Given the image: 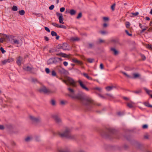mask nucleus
Listing matches in <instances>:
<instances>
[{
	"label": "nucleus",
	"instance_id": "obj_1",
	"mask_svg": "<svg viewBox=\"0 0 152 152\" xmlns=\"http://www.w3.org/2000/svg\"><path fill=\"white\" fill-rule=\"evenodd\" d=\"M67 89L71 94L69 95V96L73 99L80 100L83 105L88 106L93 103V101L91 98L84 96H82L79 94L76 95H74V90L70 87L68 88Z\"/></svg>",
	"mask_w": 152,
	"mask_h": 152
},
{
	"label": "nucleus",
	"instance_id": "obj_2",
	"mask_svg": "<svg viewBox=\"0 0 152 152\" xmlns=\"http://www.w3.org/2000/svg\"><path fill=\"white\" fill-rule=\"evenodd\" d=\"M71 129L66 127L64 129L62 133L58 132L56 134L54 133V135H58L61 138H65L69 139H74L76 137L75 135H72L71 133Z\"/></svg>",
	"mask_w": 152,
	"mask_h": 152
},
{
	"label": "nucleus",
	"instance_id": "obj_3",
	"mask_svg": "<svg viewBox=\"0 0 152 152\" xmlns=\"http://www.w3.org/2000/svg\"><path fill=\"white\" fill-rule=\"evenodd\" d=\"M38 91L40 93L48 94L53 93L55 92L54 91H51L48 89L45 86H43L39 89Z\"/></svg>",
	"mask_w": 152,
	"mask_h": 152
},
{
	"label": "nucleus",
	"instance_id": "obj_4",
	"mask_svg": "<svg viewBox=\"0 0 152 152\" xmlns=\"http://www.w3.org/2000/svg\"><path fill=\"white\" fill-rule=\"evenodd\" d=\"M67 81L69 85H70L73 87H76V82L72 79L68 77L67 78Z\"/></svg>",
	"mask_w": 152,
	"mask_h": 152
},
{
	"label": "nucleus",
	"instance_id": "obj_5",
	"mask_svg": "<svg viewBox=\"0 0 152 152\" xmlns=\"http://www.w3.org/2000/svg\"><path fill=\"white\" fill-rule=\"evenodd\" d=\"M52 117L57 124H60L61 123V120L58 115H52Z\"/></svg>",
	"mask_w": 152,
	"mask_h": 152
},
{
	"label": "nucleus",
	"instance_id": "obj_6",
	"mask_svg": "<svg viewBox=\"0 0 152 152\" xmlns=\"http://www.w3.org/2000/svg\"><path fill=\"white\" fill-rule=\"evenodd\" d=\"M57 69L58 72L61 74H65L67 72V71L64 69L61 66H58Z\"/></svg>",
	"mask_w": 152,
	"mask_h": 152
},
{
	"label": "nucleus",
	"instance_id": "obj_7",
	"mask_svg": "<svg viewBox=\"0 0 152 152\" xmlns=\"http://www.w3.org/2000/svg\"><path fill=\"white\" fill-rule=\"evenodd\" d=\"M30 119L34 122V123H39L41 121V119L40 118L37 117L35 118L32 116H30Z\"/></svg>",
	"mask_w": 152,
	"mask_h": 152
},
{
	"label": "nucleus",
	"instance_id": "obj_8",
	"mask_svg": "<svg viewBox=\"0 0 152 152\" xmlns=\"http://www.w3.org/2000/svg\"><path fill=\"white\" fill-rule=\"evenodd\" d=\"M77 82L79 83L80 86L82 88L85 90L87 91H89V89L84 85L83 83L81 80H78Z\"/></svg>",
	"mask_w": 152,
	"mask_h": 152
},
{
	"label": "nucleus",
	"instance_id": "obj_9",
	"mask_svg": "<svg viewBox=\"0 0 152 152\" xmlns=\"http://www.w3.org/2000/svg\"><path fill=\"white\" fill-rule=\"evenodd\" d=\"M56 14L57 16L58 17L59 23L62 24H64V23L63 21V17L62 14L58 12H57Z\"/></svg>",
	"mask_w": 152,
	"mask_h": 152
},
{
	"label": "nucleus",
	"instance_id": "obj_10",
	"mask_svg": "<svg viewBox=\"0 0 152 152\" xmlns=\"http://www.w3.org/2000/svg\"><path fill=\"white\" fill-rule=\"evenodd\" d=\"M68 45L66 43H64L61 46H60V48H62L64 50H69L68 48Z\"/></svg>",
	"mask_w": 152,
	"mask_h": 152
},
{
	"label": "nucleus",
	"instance_id": "obj_11",
	"mask_svg": "<svg viewBox=\"0 0 152 152\" xmlns=\"http://www.w3.org/2000/svg\"><path fill=\"white\" fill-rule=\"evenodd\" d=\"M117 86L111 85L110 86H107L105 87V89L108 91H111L113 88H116Z\"/></svg>",
	"mask_w": 152,
	"mask_h": 152
},
{
	"label": "nucleus",
	"instance_id": "obj_12",
	"mask_svg": "<svg viewBox=\"0 0 152 152\" xmlns=\"http://www.w3.org/2000/svg\"><path fill=\"white\" fill-rule=\"evenodd\" d=\"M23 61V58L20 56H19L18 58L17 61H16L17 64L19 66L21 65V64Z\"/></svg>",
	"mask_w": 152,
	"mask_h": 152
},
{
	"label": "nucleus",
	"instance_id": "obj_13",
	"mask_svg": "<svg viewBox=\"0 0 152 152\" xmlns=\"http://www.w3.org/2000/svg\"><path fill=\"white\" fill-rule=\"evenodd\" d=\"M72 61L77 64H78L80 65H82L83 64V62L80 61L78 60L77 59L75 58H74L72 59Z\"/></svg>",
	"mask_w": 152,
	"mask_h": 152
},
{
	"label": "nucleus",
	"instance_id": "obj_14",
	"mask_svg": "<svg viewBox=\"0 0 152 152\" xmlns=\"http://www.w3.org/2000/svg\"><path fill=\"white\" fill-rule=\"evenodd\" d=\"M34 69L33 67H30L29 66H27L23 68V69L27 71H29L32 72V70Z\"/></svg>",
	"mask_w": 152,
	"mask_h": 152
},
{
	"label": "nucleus",
	"instance_id": "obj_15",
	"mask_svg": "<svg viewBox=\"0 0 152 152\" xmlns=\"http://www.w3.org/2000/svg\"><path fill=\"white\" fill-rule=\"evenodd\" d=\"M51 34L52 36H56V39L57 40H58L59 39V36L58 35H57V34L56 32H55L54 31H52L51 32Z\"/></svg>",
	"mask_w": 152,
	"mask_h": 152
},
{
	"label": "nucleus",
	"instance_id": "obj_16",
	"mask_svg": "<svg viewBox=\"0 0 152 152\" xmlns=\"http://www.w3.org/2000/svg\"><path fill=\"white\" fill-rule=\"evenodd\" d=\"M59 152H71L68 149H59L58 150Z\"/></svg>",
	"mask_w": 152,
	"mask_h": 152
},
{
	"label": "nucleus",
	"instance_id": "obj_17",
	"mask_svg": "<svg viewBox=\"0 0 152 152\" xmlns=\"http://www.w3.org/2000/svg\"><path fill=\"white\" fill-rule=\"evenodd\" d=\"M83 75L88 79L91 80H92V78L89 76L87 73H83Z\"/></svg>",
	"mask_w": 152,
	"mask_h": 152
},
{
	"label": "nucleus",
	"instance_id": "obj_18",
	"mask_svg": "<svg viewBox=\"0 0 152 152\" xmlns=\"http://www.w3.org/2000/svg\"><path fill=\"white\" fill-rule=\"evenodd\" d=\"M57 56H61L63 57H68V55L64 53H59L57 54H56Z\"/></svg>",
	"mask_w": 152,
	"mask_h": 152
},
{
	"label": "nucleus",
	"instance_id": "obj_19",
	"mask_svg": "<svg viewBox=\"0 0 152 152\" xmlns=\"http://www.w3.org/2000/svg\"><path fill=\"white\" fill-rule=\"evenodd\" d=\"M133 77H132V78L134 79L139 77L140 76V75L139 74L137 73H133Z\"/></svg>",
	"mask_w": 152,
	"mask_h": 152
},
{
	"label": "nucleus",
	"instance_id": "obj_20",
	"mask_svg": "<svg viewBox=\"0 0 152 152\" xmlns=\"http://www.w3.org/2000/svg\"><path fill=\"white\" fill-rule=\"evenodd\" d=\"M134 103L132 102H131L130 103H128L127 104V106L130 108H132L134 107Z\"/></svg>",
	"mask_w": 152,
	"mask_h": 152
},
{
	"label": "nucleus",
	"instance_id": "obj_21",
	"mask_svg": "<svg viewBox=\"0 0 152 152\" xmlns=\"http://www.w3.org/2000/svg\"><path fill=\"white\" fill-rule=\"evenodd\" d=\"M111 50L113 51L114 54L115 55H116L118 54V51L116 50L115 48H111Z\"/></svg>",
	"mask_w": 152,
	"mask_h": 152
},
{
	"label": "nucleus",
	"instance_id": "obj_22",
	"mask_svg": "<svg viewBox=\"0 0 152 152\" xmlns=\"http://www.w3.org/2000/svg\"><path fill=\"white\" fill-rule=\"evenodd\" d=\"M6 127L7 128L9 129H11L13 128V125L11 124H8L6 125Z\"/></svg>",
	"mask_w": 152,
	"mask_h": 152
},
{
	"label": "nucleus",
	"instance_id": "obj_23",
	"mask_svg": "<svg viewBox=\"0 0 152 152\" xmlns=\"http://www.w3.org/2000/svg\"><path fill=\"white\" fill-rule=\"evenodd\" d=\"M80 40V39L77 37H76L75 38L72 37L70 39V40L72 42L79 41Z\"/></svg>",
	"mask_w": 152,
	"mask_h": 152
},
{
	"label": "nucleus",
	"instance_id": "obj_24",
	"mask_svg": "<svg viewBox=\"0 0 152 152\" xmlns=\"http://www.w3.org/2000/svg\"><path fill=\"white\" fill-rule=\"evenodd\" d=\"M69 12L71 15H75L76 13V11L74 10H71Z\"/></svg>",
	"mask_w": 152,
	"mask_h": 152
},
{
	"label": "nucleus",
	"instance_id": "obj_25",
	"mask_svg": "<svg viewBox=\"0 0 152 152\" xmlns=\"http://www.w3.org/2000/svg\"><path fill=\"white\" fill-rule=\"evenodd\" d=\"M53 64V58H50L48 61V64Z\"/></svg>",
	"mask_w": 152,
	"mask_h": 152
},
{
	"label": "nucleus",
	"instance_id": "obj_26",
	"mask_svg": "<svg viewBox=\"0 0 152 152\" xmlns=\"http://www.w3.org/2000/svg\"><path fill=\"white\" fill-rule=\"evenodd\" d=\"M144 104L146 106L148 107H152V105H150L148 102H145L144 103Z\"/></svg>",
	"mask_w": 152,
	"mask_h": 152
},
{
	"label": "nucleus",
	"instance_id": "obj_27",
	"mask_svg": "<svg viewBox=\"0 0 152 152\" xmlns=\"http://www.w3.org/2000/svg\"><path fill=\"white\" fill-rule=\"evenodd\" d=\"M25 13V11L23 10H22L19 11V13L21 15H24Z\"/></svg>",
	"mask_w": 152,
	"mask_h": 152
},
{
	"label": "nucleus",
	"instance_id": "obj_28",
	"mask_svg": "<svg viewBox=\"0 0 152 152\" xmlns=\"http://www.w3.org/2000/svg\"><path fill=\"white\" fill-rule=\"evenodd\" d=\"M58 57H56L55 58H53V64H56L57 63L58 61Z\"/></svg>",
	"mask_w": 152,
	"mask_h": 152
},
{
	"label": "nucleus",
	"instance_id": "obj_29",
	"mask_svg": "<svg viewBox=\"0 0 152 152\" xmlns=\"http://www.w3.org/2000/svg\"><path fill=\"white\" fill-rule=\"evenodd\" d=\"M94 61L93 58H89L87 59V61L88 62L90 63H92Z\"/></svg>",
	"mask_w": 152,
	"mask_h": 152
},
{
	"label": "nucleus",
	"instance_id": "obj_30",
	"mask_svg": "<svg viewBox=\"0 0 152 152\" xmlns=\"http://www.w3.org/2000/svg\"><path fill=\"white\" fill-rule=\"evenodd\" d=\"M13 44H19V41L17 39H13Z\"/></svg>",
	"mask_w": 152,
	"mask_h": 152
},
{
	"label": "nucleus",
	"instance_id": "obj_31",
	"mask_svg": "<svg viewBox=\"0 0 152 152\" xmlns=\"http://www.w3.org/2000/svg\"><path fill=\"white\" fill-rule=\"evenodd\" d=\"M82 13L81 12H80L79 13L78 15L77 16L76 18L77 19L80 18L82 17Z\"/></svg>",
	"mask_w": 152,
	"mask_h": 152
},
{
	"label": "nucleus",
	"instance_id": "obj_32",
	"mask_svg": "<svg viewBox=\"0 0 152 152\" xmlns=\"http://www.w3.org/2000/svg\"><path fill=\"white\" fill-rule=\"evenodd\" d=\"M50 103L52 105L54 106L56 104L55 101L53 99L51 100Z\"/></svg>",
	"mask_w": 152,
	"mask_h": 152
},
{
	"label": "nucleus",
	"instance_id": "obj_33",
	"mask_svg": "<svg viewBox=\"0 0 152 152\" xmlns=\"http://www.w3.org/2000/svg\"><path fill=\"white\" fill-rule=\"evenodd\" d=\"M12 10L14 11H16L18 10V8L15 6H13L12 9Z\"/></svg>",
	"mask_w": 152,
	"mask_h": 152
},
{
	"label": "nucleus",
	"instance_id": "obj_34",
	"mask_svg": "<svg viewBox=\"0 0 152 152\" xmlns=\"http://www.w3.org/2000/svg\"><path fill=\"white\" fill-rule=\"evenodd\" d=\"M31 137H28L26 138L25 139V141L26 142H28L30 141L31 140Z\"/></svg>",
	"mask_w": 152,
	"mask_h": 152
},
{
	"label": "nucleus",
	"instance_id": "obj_35",
	"mask_svg": "<svg viewBox=\"0 0 152 152\" xmlns=\"http://www.w3.org/2000/svg\"><path fill=\"white\" fill-rule=\"evenodd\" d=\"M67 103V102L66 101L62 100L60 101V104L62 105L65 104Z\"/></svg>",
	"mask_w": 152,
	"mask_h": 152
},
{
	"label": "nucleus",
	"instance_id": "obj_36",
	"mask_svg": "<svg viewBox=\"0 0 152 152\" xmlns=\"http://www.w3.org/2000/svg\"><path fill=\"white\" fill-rule=\"evenodd\" d=\"M115 4L114 3L111 7V8L113 11H114L115 10Z\"/></svg>",
	"mask_w": 152,
	"mask_h": 152
},
{
	"label": "nucleus",
	"instance_id": "obj_37",
	"mask_svg": "<svg viewBox=\"0 0 152 152\" xmlns=\"http://www.w3.org/2000/svg\"><path fill=\"white\" fill-rule=\"evenodd\" d=\"M31 82L34 83L37 82H38L37 80L36 79L34 78H32L31 79Z\"/></svg>",
	"mask_w": 152,
	"mask_h": 152
},
{
	"label": "nucleus",
	"instance_id": "obj_38",
	"mask_svg": "<svg viewBox=\"0 0 152 152\" xmlns=\"http://www.w3.org/2000/svg\"><path fill=\"white\" fill-rule=\"evenodd\" d=\"M51 75L53 76H56V74L55 71L53 70L51 72Z\"/></svg>",
	"mask_w": 152,
	"mask_h": 152
},
{
	"label": "nucleus",
	"instance_id": "obj_39",
	"mask_svg": "<svg viewBox=\"0 0 152 152\" xmlns=\"http://www.w3.org/2000/svg\"><path fill=\"white\" fill-rule=\"evenodd\" d=\"M126 27L127 28H129V27L130 23L129 22H126Z\"/></svg>",
	"mask_w": 152,
	"mask_h": 152
},
{
	"label": "nucleus",
	"instance_id": "obj_40",
	"mask_svg": "<svg viewBox=\"0 0 152 152\" xmlns=\"http://www.w3.org/2000/svg\"><path fill=\"white\" fill-rule=\"evenodd\" d=\"M52 24L53 26H55V27H57V28H58V26H59V25H58V24H56V23H52Z\"/></svg>",
	"mask_w": 152,
	"mask_h": 152
},
{
	"label": "nucleus",
	"instance_id": "obj_41",
	"mask_svg": "<svg viewBox=\"0 0 152 152\" xmlns=\"http://www.w3.org/2000/svg\"><path fill=\"white\" fill-rule=\"evenodd\" d=\"M58 28H62L65 29L66 28V27L64 25H59V26H58Z\"/></svg>",
	"mask_w": 152,
	"mask_h": 152
},
{
	"label": "nucleus",
	"instance_id": "obj_42",
	"mask_svg": "<svg viewBox=\"0 0 152 152\" xmlns=\"http://www.w3.org/2000/svg\"><path fill=\"white\" fill-rule=\"evenodd\" d=\"M8 62L10 63L14 61V59L11 58L7 59Z\"/></svg>",
	"mask_w": 152,
	"mask_h": 152
},
{
	"label": "nucleus",
	"instance_id": "obj_43",
	"mask_svg": "<svg viewBox=\"0 0 152 152\" xmlns=\"http://www.w3.org/2000/svg\"><path fill=\"white\" fill-rule=\"evenodd\" d=\"M94 89L95 90H96L98 91H101L102 90L101 88L99 87H95L94 88Z\"/></svg>",
	"mask_w": 152,
	"mask_h": 152
},
{
	"label": "nucleus",
	"instance_id": "obj_44",
	"mask_svg": "<svg viewBox=\"0 0 152 152\" xmlns=\"http://www.w3.org/2000/svg\"><path fill=\"white\" fill-rule=\"evenodd\" d=\"M146 48L152 50V45H147L146 46Z\"/></svg>",
	"mask_w": 152,
	"mask_h": 152
},
{
	"label": "nucleus",
	"instance_id": "obj_45",
	"mask_svg": "<svg viewBox=\"0 0 152 152\" xmlns=\"http://www.w3.org/2000/svg\"><path fill=\"white\" fill-rule=\"evenodd\" d=\"M0 50L1 51V52L2 53H4L6 52L4 50V49L2 47H1L0 48Z\"/></svg>",
	"mask_w": 152,
	"mask_h": 152
},
{
	"label": "nucleus",
	"instance_id": "obj_46",
	"mask_svg": "<svg viewBox=\"0 0 152 152\" xmlns=\"http://www.w3.org/2000/svg\"><path fill=\"white\" fill-rule=\"evenodd\" d=\"M45 71L47 74H48L50 72V70L48 68H46L45 69Z\"/></svg>",
	"mask_w": 152,
	"mask_h": 152
},
{
	"label": "nucleus",
	"instance_id": "obj_47",
	"mask_svg": "<svg viewBox=\"0 0 152 152\" xmlns=\"http://www.w3.org/2000/svg\"><path fill=\"white\" fill-rule=\"evenodd\" d=\"M122 73L124 75H125L127 77H129V78H131V77L129 76V75H128L126 73L124 72H122Z\"/></svg>",
	"mask_w": 152,
	"mask_h": 152
},
{
	"label": "nucleus",
	"instance_id": "obj_48",
	"mask_svg": "<svg viewBox=\"0 0 152 152\" xmlns=\"http://www.w3.org/2000/svg\"><path fill=\"white\" fill-rule=\"evenodd\" d=\"M103 19L104 21H108L109 20V18L108 17H103Z\"/></svg>",
	"mask_w": 152,
	"mask_h": 152
},
{
	"label": "nucleus",
	"instance_id": "obj_49",
	"mask_svg": "<svg viewBox=\"0 0 152 152\" xmlns=\"http://www.w3.org/2000/svg\"><path fill=\"white\" fill-rule=\"evenodd\" d=\"M7 62H8L7 59L3 60L2 61V63L3 64H5Z\"/></svg>",
	"mask_w": 152,
	"mask_h": 152
},
{
	"label": "nucleus",
	"instance_id": "obj_50",
	"mask_svg": "<svg viewBox=\"0 0 152 152\" xmlns=\"http://www.w3.org/2000/svg\"><path fill=\"white\" fill-rule=\"evenodd\" d=\"M132 14L133 15H134L135 16H136L138 15H139V12H137L135 13H132Z\"/></svg>",
	"mask_w": 152,
	"mask_h": 152
},
{
	"label": "nucleus",
	"instance_id": "obj_51",
	"mask_svg": "<svg viewBox=\"0 0 152 152\" xmlns=\"http://www.w3.org/2000/svg\"><path fill=\"white\" fill-rule=\"evenodd\" d=\"M142 128L143 129H146L148 128V126L146 124H144L143 125Z\"/></svg>",
	"mask_w": 152,
	"mask_h": 152
},
{
	"label": "nucleus",
	"instance_id": "obj_52",
	"mask_svg": "<svg viewBox=\"0 0 152 152\" xmlns=\"http://www.w3.org/2000/svg\"><path fill=\"white\" fill-rule=\"evenodd\" d=\"M54 7V5H52L49 7V9L50 10H53V9Z\"/></svg>",
	"mask_w": 152,
	"mask_h": 152
},
{
	"label": "nucleus",
	"instance_id": "obj_53",
	"mask_svg": "<svg viewBox=\"0 0 152 152\" xmlns=\"http://www.w3.org/2000/svg\"><path fill=\"white\" fill-rule=\"evenodd\" d=\"M94 46V44L92 43H89V46L88 48H92Z\"/></svg>",
	"mask_w": 152,
	"mask_h": 152
},
{
	"label": "nucleus",
	"instance_id": "obj_54",
	"mask_svg": "<svg viewBox=\"0 0 152 152\" xmlns=\"http://www.w3.org/2000/svg\"><path fill=\"white\" fill-rule=\"evenodd\" d=\"M126 33L129 36H131L132 35V34H130L129 33L128 31L127 30H126L125 31Z\"/></svg>",
	"mask_w": 152,
	"mask_h": 152
},
{
	"label": "nucleus",
	"instance_id": "obj_55",
	"mask_svg": "<svg viewBox=\"0 0 152 152\" xmlns=\"http://www.w3.org/2000/svg\"><path fill=\"white\" fill-rule=\"evenodd\" d=\"M65 10V8L63 7L60 9V11L61 12H63Z\"/></svg>",
	"mask_w": 152,
	"mask_h": 152
},
{
	"label": "nucleus",
	"instance_id": "obj_56",
	"mask_svg": "<svg viewBox=\"0 0 152 152\" xmlns=\"http://www.w3.org/2000/svg\"><path fill=\"white\" fill-rule=\"evenodd\" d=\"M44 28L45 30L47 31L48 32H50V31L48 27H45Z\"/></svg>",
	"mask_w": 152,
	"mask_h": 152
},
{
	"label": "nucleus",
	"instance_id": "obj_57",
	"mask_svg": "<svg viewBox=\"0 0 152 152\" xmlns=\"http://www.w3.org/2000/svg\"><path fill=\"white\" fill-rule=\"evenodd\" d=\"M147 28L148 27H147L146 28H142V30L140 31V33H143V32H144L145 30H146L147 29Z\"/></svg>",
	"mask_w": 152,
	"mask_h": 152
},
{
	"label": "nucleus",
	"instance_id": "obj_58",
	"mask_svg": "<svg viewBox=\"0 0 152 152\" xmlns=\"http://www.w3.org/2000/svg\"><path fill=\"white\" fill-rule=\"evenodd\" d=\"M99 43H102L104 42V41L101 39H99Z\"/></svg>",
	"mask_w": 152,
	"mask_h": 152
},
{
	"label": "nucleus",
	"instance_id": "obj_59",
	"mask_svg": "<svg viewBox=\"0 0 152 152\" xmlns=\"http://www.w3.org/2000/svg\"><path fill=\"white\" fill-rule=\"evenodd\" d=\"M141 92V91L140 90H138L136 91H134V92L136 93V94H139Z\"/></svg>",
	"mask_w": 152,
	"mask_h": 152
},
{
	"label": "nucleus",
	"instance_id": "obj_60",
	"mask_svg": "<svg viewBox=\"0 0 152 152\" xmlns=\"http://www.w3.org/2000/svg\"><path fill=\"white\" fill-rule=\"evenodd\" d=\"M5 39L4 38H1L0 39V43H2L4 41Z\"/></svg>",
	"mask_w": 152,
	"mask_h": 152
},
{
	"label": "nucleus",
	"instance_id": "obj_61",
	"mask_svg": "<svg viewBox=\"0 0 152 152\" xmlns=\"http://www.w3.org/2000/svg\"><path fill=\"white\" fill-rule=\"evenodd\" d=\"M100 67L101 69H104V66L102 64H101L100 65Z\"/></svg>",
	"mask_w": 152,
	"mask_h": 152
},
{
	"label": "nucleus",
	"instance_id": "obj_62",
	"mask_svg": "<svg viewBox=\"0 0 152 152\" xmlns=\"http://www.w3.org/2000/svg\"><path fill=\"white\" fill-rule=\"evenodd\" d=\"M63 64L64 66H67L68 63V62L66 61H64L63 62Z\"/></svg>",
	"mask_w": 152,
	"mask_h": 152
},
{
	"label": "nucleus",
	"instance_id": "obj_63",
	"mask_svg": "<svg viewBox=\"0 0 152 152\" xmlns=\"http://www.w3.org/2000/svg\"><path fill=\"white\" fill-rule=\"evenodd\" d=\"M63 82L65 83H66V85H67V86H69V84L68 83V82H67V80H63Z\"/></svg>",
	"mask_w": 152,
	"mask_h": 152
},
{
	"label": "nucleus",
	"instance_id": "obj_64",
	"mask_svg": "<svg viewBox=\"0 0 152 152\" xmlns=\"http://www.w3.org/2000/svg\"><path fill=\"white\" fill-rule=\"evenodd\" d=\"M100 32L102 34H104L107 33V32L105 31H100Z\"/></svg>",
	"mask_w": 152,
	"mask_h": 152
}]
</instances>
